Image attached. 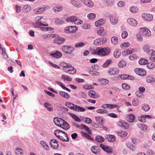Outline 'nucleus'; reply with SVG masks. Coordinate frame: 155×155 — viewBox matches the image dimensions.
Wrapping results in <instances>:
<instances>
[{
	"instance_id": "1",
	"label": "nucleus",
	"mask_w": 155,
	"mask_h": 155,
	"mask_svg": "<svg viewBox=\"0 0 155 155\" xmlns=\"http://www.w3.org/2000/svg\"><path fill=\"white\" fill-rule=\"evenodd\" d=\"M99 49V53H100V55L102 56L108 55L110 51V49L108 48H100Z\"/></svg>"
},
{
	"instance_id": "2",
	"label": "nucleus",
	"mask_w": 155,
	"mask_h": 155,
	"mask_svg": "<svg viewBox=\"0 0 155 155\" xmlns=\"http://www.w3.org/2000/svg\"><path fill=\"white\" fill-rule=\"evenodd\" d=\"M107 38L104 37L99 38L95 39L94 42V44L98 46L105 44L107 41Z\"/></svg>"
},
{
	"instance_id": "3",
	"label": "nucleus",
	"mask_w": 155,
	"mask_h": 155,
	"mask_svg": "<svg viewBox=\"0 0 155 155\" xmlns=\"http://www.w3.org/2000/svg\"><path fill=\"white\" fill-rule=\"evenodd\" d=\"M62 50L63 52L67 54H71L74 50V49L71 46L63 45L62 47Z\"/></svg>"
},
{
	"instance_id": "4",
	"label": "nucleus",
	"mask_w": 155,
	"mask_h": 155,
	"mask_svg": "<svg viewBox=\"0 0 155 155\" xmlns=\"http://www.w3.org/2000/svg\"><path fill=\"white\" fill-rule=\"evenodd\" d=\"M77 30V28L75 26H69L65 28L64 31L67 33H73Z\"/></svg>"
},
{
	"instance_id": "5",
	"label": "nucleus",
	"mask_w": 155,
	"mask_h": 155,
	"mask_svg": "<svg viewBox=\"0 0 155 155\" xmlns=\"http://www.w3.org/2000/svg\"><path fill=\"white\" fill-rule=\"evenodd\" d=\"M143 49L145 52L147 53L149 55L152 53L153 54L155 53V52L153 53L154 50L153 49H150V46L147 44H146L143 45Z\"/></svg>"
},
{
	"instance_id": "6",
	"label": "nucleus",
	"mask_w": 155,
	"mask_h": 155,
	"mask_svg": "<svg viewBox=\"0 0 155 155\" xmlns=\"http://www.w3.org/2000/svg\"><path fill=\"white\" fill-rule=\"evenodd\" d=\"M64 120L62 118L58 117H54L53 120L55 124L59 127H61Z\"/></svg>"
},
{
	"instance_id": "7",
	"label": "nucleus",
	"mask_w": 155,
	"mask_h": 155,
	"mask_svg": "<svg viewBox=\"0 0 155 155\" xmlns=\"http://www.w3.org/2000/svg\"><path fill=\"white\" fill-rule=\"evenodd\" d=\"M134 71L137 74L141 76H144L147 74L146 71L143 69L136 68L135 69Z\"/></svg>"
},
{
	"instance_id": "8",
	"label": "nucleus",
	"mask_w": 155,
	"mask_h": 155,
	"mask_svg": "<svg viewBox=\"0 0 155 155\" xmlns=\"http://www.w3.org/2000/svg\"><path fill=\"white\" fill-rule=\"evenodd\" d=\"M65 41L64 38L60 37L56 38L54 40V42L58 45L62 44Z\"/></svg>"
},
{
	"instance_id": "9",
	"label": "nucleus",
	"mask_w": 155,
	"mask_h": 155,
	"mask_svg": "<svg viewBox=\"0 0 155 155\" xmlns=\"http://www.w3.org/2000/svg\"><path fill=\"white\" fill-rule=\"evenodd\" d=\"M140 29V32L143 33V34L148 36H150L151 35L150 31L146 28H141Z\"/></svg>"
},
{
	"instance_id": "10",
	"label": "nucleus",
	"mask_w": 155,
	"mask_h": 155,
	"mask_svg": "<svg viewBox=\"0 0 155 155\" xmlns=\"http://www.w3.org/2000/svg\"><path fill=\"white\" fill-rule=\"evenodd\" d=\"M110 20V23L113 25H116L118 22V19L114 15H109Z\"/></svg>"
},
{
	"instance_id": "11",
	"label": "nucleus",
	"mask_w": 155,
	"mask_h": 155,
	"mask_svg": "<svg viewBox=\"0 0 155 155\" xmlns=\"http://www.w3.org/2000/svg\"><path fill=\"white\" fill-rule=\"evenodd\" d=\"M51 56L57 58H60L62 55L61 53L57 51H55L50 54Z\"/></svg>"
},
{
	"instance_id": "12",
	"label": "nucleus",
	"mask_w": 155,
	"mask_h": 155,
	"mask_svg": "<svg viewBox=\"0 0 155 155\" xmlns=\"http://www.w3.org/2000/svg\"><path fill=\"white\" fill-rule=\"evenodd\" d=\"M37 21L35 22V23L34 24L33 26L35 28H40L42 27V26H48V25H45L44 24H42L40 21L38 19H36Z\"/></svg>"
},
{
	"instance_id": "13",
	"label": "nucleus",
	"mask_w": 155,
	"mask_h": 155,
	"mask_svg": "<svg viewBox=\"0 0 155 155\" xmlns=\"http://www.w3.org/2000/svg\"><path fill=\"white\" fill-rule=\"evenodd\" d=\"M91 151L94 154H98L100 152V149L99 147L94 146L92 147L91 148Z\"/></svg>"
},
{
	"instance_id": "14",
	"label": "nucleus",
	"mask_w": 155,
	"mask_h": 155,
	"mask_svg": "<svg viewBox=\"0 0 155 155\" xmlns=\"http://www.w3.org/2000/svg\"><path fill=\"white\" fill-rule=\"evenodd\" d=\"M142 17L144 20L150 21L153 19V15L149 14H144L143 15Z\"/></svg>"
},
{
	"instance_id": "15",
	"label": "nucleus",
	"mask_w": 155,
	"mask_h": 155,
	"mask_svg": "<svg viewBox=\"0 0 155 155\" xmlns=\"http://www.w3.org/2000/svg\"><path fill=\"white\" fill-rule=\"evenodd\" d=\"M127 21L131 25L135 26L138 24L137 21L134 18H130L127 19Z\"/></svg>"
},
{
	"instance_id": "16",
	"label": "nucleus",
	"mask_w": 155,
	"mask_h": 155,
	"mask_svg": "<svg viewBox=\"0 0 155 155\" xmlns=\"http://www.w3.org/2000/svg\"><path fill=\"white\" fill-rule=\"evenodd\" d=\"M108 72L109 75H113L117 74L119 71L117 68H110L108 70Z\"/></svg>"
},
{
	"instance_id": "17",
	"label": "nucleus",
	"mask_w": 155,
	"mask_h": 155,
	"mask_svg": "<svg viewBox=\"0 0 155 155\" xmlns=\"http://www.w3.org/2000/svg\"><path fill=\"white\" fill-rule=\"evenodd\" d=\"M106 139L109 142H114L115 139V137L114 135H108L106 137Z\"/></svg>"
},
{
	"instance_id": "18",
	"label": "nucleus",
	"mask_w": 155,
	"mask_h": 155,
	"mask_svg": "<svg viewBox=\"0 0 155 155\" xmlns=\"http://www.w3.org/2000/svg\"><path fill=\"white\" fill-rule=\"evenodd\" d=\"M127 120L131 123L133 122L135 119V116L133 114H131L126 117Z\"/></svg>"
},
{
	"instance_id": "19",
	"label": "nucleus",
	"mask_w": 155,
	"mask_h": 155,
	"mask_svg": "<svg viewBox=\"0 0 155 155\" xmlns=\"http://www.w3.org/2000/svg\"><path fill=\"white\" fill-rule=\"evenodd\" d=\"M59 94L61 96L64 98L68 99L70 97V95L67 92L60 91L59 92Z\"/></svg>"
},
{
	"instance_id": "20",
	"label": "nucleus",
	"mask_w": 155,
	"mask_h": 155,
	"mask_svg": "<svg viewBox=\"0 0 155 155\" xmlns=\"http://www.w3.org/2000/svg\"><path fill=\"white\" fill-rule=\"evenodd\" d=\"M96 93V92L95 91L92 90H90L88 91V95L89 96L94 98H96L97 97Z\"/></svg>"
},
{
	"instance_id": "21",
	"label": "nucleus",
	"mask_w": 155,
	"mask_h": 155,
	"mask_svg": "<svg viewBox=\"0 0 155 155\" xmlns=\"http://www.w3.org/2000/svg\"><path fill=\"white\" fill-rule=\"evenodd\" d=\"M105 22V20L104 19H101L96 21L95 23V25L96 27L103 25Z\"/></svg>"
},
{
	"instance_id": "22",
	"label": "nucleus",
	"mask_w": 155,
	"mask_h": 155,
	"mask_svg": "<svg viewBox=\"0 0 155 155\" xmlns=\"http://www.w3.org/2000/svg\"><path fill=\"white\" fill-rule=\"evenodd\" d=\"M116 133L119 136L122 137H125L128 134L127 132L123 131H117Z\"/></svg>"
},
{
	"instance_id": "23",
	"label": "nucleus",
	"mask_w": 155,
	"mask_h": 155,
	"mask_svg": "<svg viewBox=\"0 0 155 155\" xmlns=\"http://www.w3.org/2000/svg\"><path fill=\"white\" fill-rule=\"evenodd\" d=\"M44 106L48 110L50 111H52L53 110V107L52 106L47 102H45L44 104Z\"/></svg>"
},
{
	"instance_id": "24",
	"label": "nucleus",
	"mask_w": 155,
	"mask_h": 155,
	"mask_svg": "<svg viewBox=\"0 0 155 155\" xmlns=\"http://www.w3.org/2000/svg\"><path fill=\"white\" fill-rule=\"evenodd\" d=\"M84 4L87 6L91 7L94 5V4L91 0H85Z\"/></svg>"
},
{
	"instance_id": "25",
	"label": "nucleus",
	"mask_w": 155,
	"mask_h": 155,
	"mask_svg": "<svg viewBox=\"0 0 155 155\" xmlns=\"http://www.w3.org/2000/svg\"><path fill=\"white\" fill-rule=\"evenodd\" d=\"M40 144L41 146L46 150H49V148L47 143L44 140H41L40 141Z\"/></svg>"
},
{
	"instance_id": "26",
	"label": "nucleus",
	"mask_w": 155,
	"mask_h": 155,
	"mask_svg": "<svg viewBox=\"0 0 155 155\" xmlns=\"http://www.w3.org/2000/svg\"><path fill=\"white\" fill-rule=\"evenodd\" d=\"M68 114L76 121H77L78 122H80L81 121V120H80L79 118L76 115L74 114H71L70 113H69Z\"/></svg>"
},
{
	"instance_id": "27",
	"label": "nucleus",
	"mask_w": 155,
	"mask_h": 155,
	"mask_svg": "<svg viewBox=\"0 0 155 155\" xmlns=\"http://www.w3.org/2000/svg\"><path fill=\"white\" fill-rule=\"evenodd\" d=\"M22 9L25 12H27L31 11V7L29 5H25L23 6Z\"/></svg>"
},
{
	"instance_id": "28",
	"label": "nucleus",
	"mask_w": 155,
	"mask_h": 155,
	"mask_svg": "<svg viewBox=\"0 0 155 155\" xmlns=\"http://www.w3.org/2000/svg\"><path fill=\"white\" fill-rule=\"evenodd\" d=\"M81 126L82 127V128H83V129H85L89 134H92L91 130L88 127L83 124H81Z\"/></svg>"
},
{
	"instance_id": "29",
	"label": "nucleus",
	"mask_w": 155,
	"mask_h": 155,
	"mask_svg": "<svg viewBox=\"0 0 155 155\" xmlns=\"http://www.w3.org/2000/svg\"><path fill=\"white\" fill-rule=\"evenodd\" d=\"M127 64V63L124 60H122L120 61L118 64V65L119 67L121 68L125 67Z\"/></svg>"
},
{
	"instance_id": "30",
	"label": "nucleus",
	"mask_w": 155,
	"mask_h": 155,
	"mask_svg": "<svg viewBox=\"0 0 155 155\" xmlns=\"http://www.w3.org/2000/svg\"><path fill=\"white\" fill-rule=\"evenodd\" d=\"M111 41L113 44L117 45L118 43V38L117 37L114 36L111 38Z\"/></svg>"
},
{
	"instance_id": "31",
	"label": "nucleus",
	"mask_w": 155,
	"mask_h": 155,
	"mask_svg": "<svg viewBox=\"0 0 155 155\" xmlns=\"http://www.w3.org/2000/svg\"><path fill=\"white\" fill-rule=\"evenodd\" d=\"M121 54V52L118 49L115 50L114 53V56L116 58H119Z\"/></svg>"
},
{
	"instance_id": "32",
	"label": "nucleus",
	"mask_w": 155,
	"mask_h": 155,
	"mask_svg": "<svg viewBox=\"0 0 155 155\" xmlns=\"http://www.w3.org/2000/svg\"><path fill=\"white\" fill-rule=\"evenodd\" d=\"M105 2L107 6L111 7L114 4V0H106Z\"/></svg>"
},
{
	"instance_id": "33",
	"label": "nucleus",
	"mask_w": 155,
	"mask_h": 155,
	"mask_svg": "<svg viewBox=\"0 0 155 155\" xmlns=\"http://www.w3.org/2000/svg\"><path fill=\"white\" fill-rule=\"evenodd\" d=\"M95 118L96 120L100 125L103 124L104 120L102 117H95Z\"/></svg>"
},
{
	"instance_id": "34",
	"label": "nucleus",
	"mask_w": 155,
	"mask_h": 155,
	"mask_svg": "<svg viewBox=\"0 0 155 155\" xmlns=\"http://www.w3.org/2000/svg\"><path fill=\"white\" fill-rule=\"evenodd\" d=\"M112 61L111 60H107L103 64L102 67L104 68L107 67L112 62Z\"/></svg>"
},
{
	"instance_id": "35",
	"label": "nucleus",
	"mask_w": 155,
	"mask_h": 155,
	"mask_svg": "<svg viewBox=\"0 0 155 155\" xmlns=\"http://www.w3.org/2000/svg\"><path fill=\"white\" fill-rule=\"evenodd\" d=\"M61 77V78L64 79V81H71L72 80V79L71 78L67 75L62 74Z\"/></svg>"
},
{
	"instance_id": "36",
	"label": "nucleus",
	"mask_w": 155,
	"mask_h": 155,
	"mask_svg": "<svg viewBox=\"0 0 155 155\" xmlns=\"http://www.w3.org/2000/svg\"><path fill=\"white\" fill-rule=\"evenodd\" d=\"M77 17L75 16H71L67 18L66 20L68 22H73L76 19Z\"/></svg>"
},
{
	"instance_id": "37",
	"label": "nucleus",
	"mask_w": 155,
	"mask_h": 155,
	"mask_svg": "<svg viewBox=\"0 0 155 155\" xmlns=\"http://www.w3.org/2000/svg\"><path fill=\"white\" fill-rule=\"evenodd\" d=\"M142 109L144 111H147L149 110L150 108L149 106L146 104H143L142 105Z\"/></svg>"
},
{
	"instance_id": "38",
	"label": "nucleus",
	"mask_w": 155,
	"mask_h": 155,
	"mask_svg": "<svg viewBox=\"0 0 155 155\" xmlns=\"http://www.w3.org/2000/svg\"><path fill=\"white\" fill-rule=\"evenodd\" d=\"M146 81L148 83H151L155 81V78L152 76L147 77L146 79Z\"/></svg>"
},
{
	"instance_id": "39",
	"label": "nucleus",
	"mask_w": 155,
	"mask_h": 155,
	"mask_svg": "<svg viewBox=\"0 0 155 155\" xmlns=\"http://www.w3.org/2000/svg\"><path fill=\"white\" fill-rule=\"evenodd\" d=\"M148 61L144 58H141L139 61V63L140 64L144 65L147 64Z\"/></svg>"
},
{
	"instance_id": "40",
	"label": "nucleus",
	"mask_w": 155,
	"mask_h": 155,
	"mask_svg": "<svg viewBox=\"0 0 155 155\" xmlns=\"http://www.w3.org/2000/svg\"><path fill=\"white\" fill-rule=\"evenodd\" d=\"M147 67L150 69H152L154 68L155 64L152 62H149L147 64Z\"/></svg>"
},
{
	"instance_id": "41",
	"label": "nucleus",
	"mask_w": 155,
	"mask_h": 155,
	"mask_svg": "<svg viewBox=\"0 0 155 155\" xmlns=\"http://www.w3.org/2000/svg\"><path fill=\"white\" fill-rule=\"evenodd\" d=\"M130 45L129 42H124L120 45V47L123 49L124 48H127Z\"/></svg>"
},
{
	"instance_id": "42",
	"label": "nucleus",
	"mask_w": 155,
	"mask_h": 155,
	"mask_svg": "<svg viewBox=\"0 0 155 155\" xmlns=\"http://www.w3.org/2000/svg\"><path fill=\"white\" fill-rule=\"evenodd\" d=\"M96 140L99 143H101L104 141V139L101 136H98L96 137Z\"/></svg>"
},
{
	"instance_id": "43",
	"label": "nucleus",
	"mask_w": 155,
	"mask_h": 155,
	"mask_svg": "<svg viewBox=\"0 0 155 155\" xmlns=\"http://www.w3.org/2000/svg\"><path fill=\"white\" fill-rule=\"evenodd\" d=\"M96 14L94 13H90L87 15V17L90 20H92L96 17Z\"/></svg>"
},
{
	"instance_id": "44",
	"label": "nucleus",
	"mask_w": 155,
	"mask_h": 155,
	"mask_svg": "<svg viewBox=\"0 0 155 155\" xmlns=\"http://www.w3.org/2000/svg\"><path fill=\"white\" fill-rule=\"evenodd\" d=\"M85 43L81 42L76 43L75 45V47L76 48L82 47L84 46Z\"/></svg>"
},
{
	"instance_id": "45",
	"label": "nucleus",
	"mask_w": 155,
	"mask_h": 155,
	"mask_svg": "<svg viewBox=\"0 0 155 155\" xmlns=\"http://www.w3.org/2000/svg\"><path fill=\"white\" fill-rule=\"evenodd\" d=\"M127 145L128 147L131 150H134L136 149L135 146L129 143H127Z\"/></svg>"
},
{
	"instance_id": "46",
	"label": "nucleus",
	"mask_w": 155,
	"mask_h": 155,
	"mask_svg": "<svg viewBox=\"0 0 155 155\" xmlns=\"http://www.w3.org/2000/svg\"><path fill=\"white\" fill-rule=\"evenodd\" d=\"M65 105L68 108H69L71 109H74V105L70 102H66L65 103Z\"/></svg>"
},
{
	"instance_id": "47",
	"label": "nucleus",
	"mask_w": 155,
	"mask_h": 155,
	"mask_svg": "<svg viewBox=\"0 0 155 155\" xmlns=\"http://www.w3.org/2000/svg\"><path fill=\"white\" fill-rule=\"evenodd\" d=\"M130 11L133 13H135L138 11V8L135 6H133L130 8Z\"/></svg>"
},
{
	"instance_id": "48",
	"label": "nucleus",
	"mask_w": 155,
	"mask_h": 155,
	"mask_svg": "<svg viewBox=\"0 0 155 155\" xmlns=\"http://www.w3.org/2000/svg\"><path fill=\"white\" fill-rule=\"evenodd\" d=\"M62 126H65L66 127L65 129H66V130L69 129L70 127L69 124L64 120V121H63V123L62 124Z\"/></svg>"
},
{
	"instance_id": "49",
	"label": "nucleus",
	"mask_w": 155,
	"mask_h": 155,
	"mask_svg": "<svg viewBox=\"0 0 155 155\" xmlns=\"http://www.w3.org/2000/svg\"><path fill=\"white\" fill-rule=\"evenodd\" d=\"M97 112L100 114H106L107 113V110L104 109H98L97 110Z\"/></svg>"
},
{
	"instance_id": "50",
	"label": "nucleus",
	"mask_w": 155,
	"mask_h": 155,
	"mask_svg": "<svg viewBox=\"0 0 155 155\" xmlns=\"http://www.w3.org/2000/svg\"><path fill=\"white\" fill-rule=\"evenodd\" d=\"M52 29V28L50 27L40 28L41 30L44 31H51Z\"/></svg>"
},
{
	"instance_id": "51",
	"label": "nucleus",
	"mask_w": 155,
	"mask_h": 155,
	"mask_svg": "<svg viewBox=\"0 0 155 155\" xmlns=\"http://www.w3.org/2000/svg\"><path fill=\"white\" fill-rule=\"evenodd\" d=\"M69 64H67L66 65H63V70L65 72H68L69 68Z\"/></svg>"
},
{
	"instance_id": "52",
	"label": "nucleus",
	"mask_w": 155,
	"mask_h": 155,
	"mask_svg": "<svg viewBox=\"0 0 155 155\" xmlns=\"http://www.w3.org/2000/svg\"><path fill=\"white\" fill-rule=\"evenodd\" d=\"M71 4L74 6L76 7H80V5L79 3L76 1L73 0L71 1Z\"/></svg>"
},
{
	"instance_id": "53",
	"label": "nucleus",
	"mask_w": 155,
	"mask_h": 155,
	"mask_svg": "<svg viewBox=\"0 0 155 155\" xmlns=\"http://www.w3.org/2000/svg\"><path fill=\"white\" fill-rule=\"evenodd\" d=\"M55 23L58 25H60L63 24L64 21L61 19H57L55 20Z\"/></svg>"
},
{
	"instance_id": "54",
	"label": "nucleus",
	"mask_w": 155,
	"mask_h": 155,
	"mask_svg": "<svg viewBox=\"0 0 155 155\" xmlns=\"http://www.w3.org/2000/svg\"><path fill=\"white\" fill-rule=\"evenodd\" d=\"M139 127H141L142 128L143 130H146L147 129V126L143 124H138Z\"/></svg>"
},
{
	"instance_id": "55",
	"label": "nucleus",
	"mask_w": 155,
	"mask_h": 155,
	"mask_svg": "<svg viewBox=\"0 0 155 155\" xmlns=\"http://www.w3.org/2000/svg\"><path fill=\"white\" fill-rule=\"evenodd\" d=\"M99 47H98L95 49L93 50L92 54H94L100 55V53H99V50H100V49H99Z\"/></svg>"
},
{
	"instance_id": "56",
	"label": "nucleus",
	"mask_w": 155,
	"mask_h": 155,
	"mask_svg": "<svg viewBox=\"0 0 155 155\" xmlns=\"http://www.w3.org/2000/svg\"><path fill=\"white\" fill-rule=\"evenodd\" d=\"M122 86L123 88L124 89L128 90L130 88V86L127 84L123 83Z\"/></svg>"
},
{
	"instance_id": "57",
	"label": "nucleus",
	"mask_w": 155,
	"mask_h": 155,
	"mask_svg": "<svg viewBox=\"0 0 155 155\" xmlns=\"http://www.w3.org/2000/svg\"><path fill=\"white\" fill-rule=\"evenodd\" d=\"M90 74L93 76H98L99 74L98 72L93 71H90Z\"/></svg>"
},
{
	"instance_id": "58",
	"label": "nucleus",
	"mask_w": 155,
	"mask_h": 155,
	"mask_svg": "<svg viewBox=\"0 0 155 155\" xmlns=\"http://www.w3.org/2000/svg\"><path fill=\"white\" fill-rule=\"evenodd\" d=\"M50 145L52 148L54 149H57L58 147L59 144L58 143H54V144H51V143H50Z\"/></svg>"
},
{
	"instance_id": "59",
	"label": "nucleus",
	"mask_w": 155,
	"mask_h": 155,
	"mask_svg": "<svg viewBox=\"0 0 155 155\" xmlns=\"http://www.w3.org/2000/svg\"><path fill=\"white\" fill-rule=\"evenodd\" d=\"M91 27V26L90 25L88 24H84L81 27L83 29H88L90 28Z\"/></svg>"
},
{
	"instance_id": "60",
	"label": "nucleus",
	"mask_w": 155,
	"mask_h": 155,
	"mask_svg": "<svg viewBox=\"0 0 155 155\" xmlns=\"http://www.w3.org/2000/svg\"><path fill=\"white\" fill-rule=\"evenodd\" d=\"M128 35V33L127 31H124L122 33V37L123 38H127Z\"/></svg>"
},
{
	"instance_id": "61",
	"label": "nucleus",
	"mask_w": 155,
	"mask_h": 155,
	"mask_svg": "<svg viewBox=\"0 0 155 155\" xmlns=\"http://www.w3.org/2000/svg\"><path fill=\"white\" fill-rule=\"evenodd\" d=\"M38 19L42 24H43V23L45 22V20L43 18V17L38 16L36 18V19Z\"/></svg>"
},
{
	"instance_id": "62",
	"label": "nucleus",
	"mask_w": 155,
	"mask_h": 155,
	"mask_svg": "<svg viewBox=\"0 0 155 155\" xmlns=\"http://www.w3.org/2000/svg\"><path fill=\"white\" fill-rule=\"evenodd\" d=\"M104 30V28L103 27L100 28V29L97 31V34L99 35H101Z\"/></svg>"
},
{
	"instance_id": "63",
	"label": "nucleus",
	"mask_w": 155,
	"mask_h": 155,
	"mask_svg": "<svg viewBox=\"0 0 155 155\" xmlns=\"http://www.w3.org/2000/svg\"><path fill=\"white\" fill-rule=\"evenodd\" d=\"M125 122L123 120L118 121L117 123V124L120 127H124Z\"/></svg>"
},
{
	"instance_id": "64",
	"label": "nucleus",
	"mask_w": 155,
	"mask_h": 155,
	"mask_svg": "<svg viewBox=\"0 0 155 155\" xmlns=\"http://www.w3.org/2000/svg\"><path fill=\"white\" fill-rule=\"evenodd\" d=\"M137 58V56L135 54H134L132 55H130L129 57V59L132 61L135 60Z\"/></svg>"
}]
</instances>
